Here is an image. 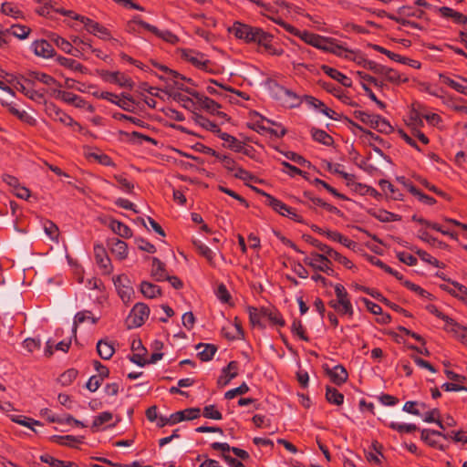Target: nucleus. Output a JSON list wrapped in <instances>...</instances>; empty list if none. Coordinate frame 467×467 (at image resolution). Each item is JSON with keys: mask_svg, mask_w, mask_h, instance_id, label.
Returning a JSON list of instances; mask_svg holds the SVG:
<instances>
[{"mask_svg": "<svg viewBox=\"0 0 467 467\" xmlns=\"http://www.w3.org/2000/svg\"><path fill=\"white\" fill-rule=\"evenodd\" d=\"M302 238L306 243L317 247L319 251H321L323 253L322 254L327 255V258L330 257V258L334 259L335 261L342 264L344 266H346L348 269H352L354 267L353 263L350 260H348L347 257L343 256L341 254L335 251L330 246H328L325 244H322L321 242H319L317 239L312 237L311 235L303 234Z\"/></svg>", "mask_w": 467, "mask_h": 467, "instance_id": "nucleus-1", "label": "nucleus"}, {"mask_svg": "<svg viewBox=\"0 0 467 467\" xmlns=\"http://www.w3.org/2000/svg\"><path fill=\"white\" fill-rule=\"evenodd\" d=\"M150 315V307L144 303H137L132 307L126 318L125 324L128 329L141 327Z\"/></svg>", "mask_w": 467, "mask_h": 467, "instance_id": "nucleus-2", "label": "nucleus"}, {"mask_svg": "<svg viewBox=\"0 0 467 467\" xmlns=\"http://www.w3.org/2000/svg\"><path fill=\"white\" fill-rule=\"evenodd\" d=\"M304 263L315 271H320L332 276L335 275V271L331 267L332 262L325 254L313 252L310 257L306 256L304 258Z\"/></svg>", "mask_w": 467, "mask_h": 467, "instance_id": "nucleus-3", "label": "nucleus"}, {"mask_svg": "<svg viewBox=\"0 0 467 467\" xmlns=\"http://www.w3.org/2000/svg\"><path fill=\"white\" fill-rule=\"evenodd\" d=\"M131 349H140L142 351V354H133L130 357V360L140 367H144L147 364H154L163 357V353L155 352L151 354L149 359H145L144 355L147 353V349L143 347L141 340L140 339L132 341Z\"/></svg>", "mask_w": 467, "mask_h": 467, "instance_id": "nucleus-4", "label": "nucleus"}, {"mask_svg": "<svg viewBox=\"0 0 467 467\" xmlns=\"http://www.w3.org/2000/svg\"><path fill=\"white\" fill-rule=\"evenodd\" d=\"M258 29L259 27L235 21L234 25L228 28V31L234 35L235 37L244 40L246 43H253Z\"/></svg>", "mask_w": 467, "mask_h": 467, "instance_id": "nucleus-5", "label": "nucleus"}, {"mask_svg": "<svg viewBox=\"0 0 467 467\" xmlns=\"http://www.w3.org/2000/svg\"><path fill=\"white\" fill-rule=\"evenodd\" d=\"M75 20L80 21L84 24L85 29L94 35L98 36L101 39H110V32L104 26L99 23L87 17V16H75Z\"/></svg>", "mask_w": 467, "mask_h": 467, "instance_id": "nucleus-6", "label": "nucleus"}, {"mask_svg": "<svg viewBox=\"0 0 467 467\" xmlns=\"http://www.w3.org/2000/svg\"><path fill=\"white\" fill-rule=\"evenodd\" d=\"M114 285L118 291V295L124 304H129L131 301L135 292L132 286L129 285L130 280L124 275H118L113 278Z\"/></svg>", "mask_w": 467, "mask_h": 467, "instance_id": "nucleus-7", "label": "nucleus"}, {"mask_svg": "<svg viewBox=\"0 0 467 467\" xmlns=\"http://www.w3.org/2000/svg\"><path fill=\"white\" fill-rule=\"evenodd\" d=\"M45 110L48 117L55 121H58L66 126H73V123H75V120L69 115L53 102L46 103Z\"/></svg>", "mask_w": 467, "mask_h": 467, "instance_id": "nucleus-8", "label": "nucleus"}, {"mask_svg": "<svg viewBox=\"0 0 467 467\" xmlns=\"http://www.w3.org/2000/svg\"><path fill=\"white\" fill-rule=\"evenodd\" d=\"M369 47H371L372 49L381 53V54H384L386 55L388 57H389L391 60H394V61H397V62H400L401 64H406V65H409L414 68H420L421 64L417 61V60H413V59H410L409 57H401L400 55L399 54H396L394 52H391L388 49H386L385 47H381V46H379V45H376V44H368V45Z\"/></svg>", "mask_w": 467, "mask_h": 467, "instance_id": "nucleus-9", "label": "nucleus"}, {"mask_svg": "<svg viewBox=\"0 0 467 467\" xmlns=\"http://www.w3.org/2000/svg\"><path fill=\"white\" fill-rule=\"evenodd\" d=\"M100 76L105 81L115 83L121 88H127L130 89H132L133 88V81L131 78L119 71L110 72L106 70L102 71Z\"/></svg>", "mask_w": 467, "mask_h": 467, "instance_id": "nucleus-10", "label": "nucleus"}, {"mask_svg": "<svg viewBox=\"0 0 467 467\" xmlns=\"http://www.w3.org/2000/svg\"><path fill=\"white\" fill-rule=\"evenodd\" d=\"M20 78L23 79L27 84H31V85H34L35 80H38V81H40L46 85H48V86L56 85L58 88L62 87V85L59 82H57V80L56 78H54L52 76L47 75L43 72H38V71H29L26 78L24 76H21Z\"/></svg>", "mask_w": 467, "mask_h": 467, "instance_id": "nucleus-11", "label": "nucleus"}, {"mask_svg": "<svg viewBox=\"0 0 467 467\" xmlns=\"http://www.w3.org/2000/svg\"><path fill=\"white\" fill-rule=\"evenodd\" d=\"M318 85L328 93L339 99L343 103L352 107L358 106L356 102L352 101L350 98L344 93L341 88L336 87L334 84L321 79L318 80Z\"/></svg>", "mask_w": 467, "mask_h": 467, "instance_id": "nucleus-12", "label": "nucleus"}, {"mask_svg": "<svg viewBox=\"0 0 467 467\" xmlns=\"http://www.w3.org/2000/svg\"><path fill=\"white\" fill-rule=\"evenodd\" d=\"M138 22L140 23V26L141 27L151 32L158 37L161 38L162 40H164L170 44L175 45L179 42V37L169 30L161 31L155 26H152L145 21L138 20Z\"/></svg>", "mask_w": 467, "mask_h": 467, "instance_id": "nucleus-13", "label": "nucleus"}, {"mask_svg": "<svg viewBox=\"0 0 467 467\" xmlns=\"http://www.w3.org/2000/svg\"><path fill=\"white\" fill-rule=\"evenodd\" d=\"M238 362L230 361L228 365L222 369V375L217 379V385L219 387L226 386L233 379L238 376Z\"/></svg>", "mask_w": 467, "mask_h": 467, "instance_id": "nucleus-14", "label": "nucleus"}, {"mask_svg": "<svg viewBox=\"0 0 467 467\" xmlns=\"http://www.w3.org/2000/svg\"><path fill=\"white\" fill-rule=\"evenodd\" d=\"M94 254L97 264L104 270V273L110 274L112 271V265L106 249L102 244L94 245Z\"/></svg>", "mask_w": 467, "mask_h": 467, "instance_id": "nucleus-15", "label": "nucleus"}, {"mask_svg": "<svg viewBox=\"0 0 467 467\" xmlns=\"http://www.w3.org/2000/svg\"><path fill=\"white\" fill-rule=\"evenodd\" d=\"M325 371L330 380L337 386L342 385L348 379V371L342 365H337L333 368L326 367Z\"/></svg>", "mask_w": 467, "mask_h": 467, "instance_id": "nucleus-16", "label": "nucleus"}, {"mask_svg": "<svg viewBox=\"0 0 467 467\" xmlns=\"http://www.w3.org/2000/svg\"><path fill=\"white\" fill-rule=\"evenodd\" d=\"M53 94L56 99H59L66 103L72 104L77 108H85L87 105L86 100H84L79 96H78L74 93H71V92L63 91L60 89H55L53 91Z\"/></svg>", "mask_w": 467, "mask_h": 467, "instance_id": "nucleus-17", "label": "nucleus"}, {"mask_svg": "<svg viewBox=\"0 0 467 467\" xmlns=\"http://www.w3.org/2000/svg\"><path fill=\"white\" fill-rule=\"evenodd\" d=\"M32 47L36 56L42 57L44 58L52 57L56 54L52 45L45 39L36 40L33 43Z\"/></svg>", "mask_w": 467, "mask_h": 467, "instance_id": "nucleus-18", "label": "nucleus"}, {"mask_svg": "<svg viewBox=\"0 0 467 467\" xmlns=\"http://www.w3.org/2000/svg\"><path fill=\"white\" fill-rule=\"evenodd\" d=\"M201 410L199 408H189L180 410L171 415V424H176L183 420H192L200 417Z\"/></svg>", "mask_w": 467, "mask_h": 467, "instance_id": "nucleus-19", "label": "nucleus"}, {"mask_svg": "<svg viewBox=\"0 0 467 467\" xmlns=\"http://www.w3.org/2000/svg\"><path fill=\"white\" fill-rule=\"evenodd\" d=\"M278 101L284 107L294 109L299 107L303 99L291 89L285 88Z\"/></svg>", "mask_w": 467, "mask_h": 467, "instance_id": "nucleus-20", "label": "nucleus"}, {"mask_svg": "<svg viewBox=\"0 0 467 467\" xmlns=\"http://www.w3.org/2000/svg\"><path fill=\"white\" fill-rule=\"evenodd\" d=\"M321 70L327 74L331 78L337 80L341 85L347 88H350L352 86V80L347 77L346 75L342 74L340 71H338L336 68H333L327 65L321 66Z\"/></svg>", "mask_w": 467, "mask_h": 467, "instance_id": "nucleus-21", "label": "nucleus"}, {"mask_svg": "<svg viewBox=\"0 0 467 467\" xmlns=\"http://www.w3.org/2000/svg\"><path fill=\"white\" fill-rule=\"evenodd\" d=\"M111 253L119 259L123 260L128 256V244L118 238H112L109 241Z\"/></svg>", "mask_w": 467, "mask_h": 467, "instance_id": "nucleus-22", "label": "nucleus"}, {"mask_svg": "<svg viewBox=\"0 0 467 467\" xmlns=\"http://www.w3.org/2000/svg\"><path fill=\"white\" fill-rule=\"evenodd\" d=\"M438 12L444 18H451L455 24L467 25V16L453 10L448 6H441L438 8Z\"/></svg>", "mask_w": 467, "mask_h": 467, "instance_id": "nucleus-23", "label": "nucleus"}, {"mask_svg": "<svg viewBox=\"0 0 467 467\" xmlns=\"http://www.w3.org/2000/svg\"><path fill=\"white\" fill-rule=\"evenodd\" d=\"M150 275L157 282L164 281L165 278H167V275H169L165 269V264L157 257H152V268Z\"/></svg>", "mask_w": 467, "mask_h": 467, "instance_id": "nucleus-24", "label": "nucleus"}, {"mask_svg": "<svg viewBox=\"0 0 467 467\" xmlns=\"http://www.w3.org/2000/svg\"><path fill=\"white\" fill-rule=\"evenodd\" d=\"M203 348L202 351L198 353L199 358L203 361L207 362L213 359L214 354L217 351V347L213 344H204V343H199L195 346L196 349H200Z\"/></svg>", "mask_w": 467, "mask_h": 467, "instance_id": "nucleus-25", "label": "nucleus"}, {"mask_svg": "<svg viewBox=\"0 0 467 467\" xmlns=\"http://www.w3.org/2000/svg\"><path fill=\"white\" fill-rule=\"evenodd\" d=\"M441 319H442L446 324L444 327L445 330L453 332L459 338L462 339V335L465 334V330H467V327L460 325L454 319H452L451 317L445 314L444 317H441Z\"/></svg>", "mask_w": 467, "mask_h": 467, "instance_id": "nucleus-26", "label": "nucleus"}, {"mask_svg": "<svg viewBox=\"0 0 467 467\" xmlns=\"http://www.w3.org/2000/svg\"><path fill=\"white\" fill-rule=\"evenodd\" d=\"M181 57L190 62L194 67H198L201 60L204 57V55L200 52H195L192 49L181 48L179 50Z\"/></svg>", "mask_w": 467, "mask_h": 467, "instance_id": "nucleus-27", "label": "nucleus"}, {"mask_svg": "<svg viewBox=\"0 0 467 467\" xmlns=\"http://www.w3.org/2000/svg\"><path fill=\"white\" fill-rule=\"evenodd\" d=\"M368 213L382 223H389V222H395V221L401 220L400 215L388 212L386 210H379L378 212L375 210H369Z\"/></svg>", "mask_w": 467, "mask_h": 467, "instance_id": "nucleus-28", "label": "nucleus"}, {"mask_svg": "<svg viewBox=\"0 0 467 467\" xmlns=\"http://www.w3.org/2000/svg\"><path fill=\"white\" fill-rule=\"evenodd\" d=\"M192 118H193V120L198 125H200L201 127H202L203 129H205L207 130H210V131L215 133L217 136L221 132V129L218 127V125L215 124L214 122L211 121L204 116H202L201 114L194 113Z\"/></svg>", "mask_w": 467, "mask_h": 467, "instance_id": "nucleus-29", "label": "nucleus"}, {"mask_svg": "<svg viewBox=\"0 0 467 467\" xmlns=\"http://www.w3.org/2000/svg\"><path fill=\"white\" fill-rule=\"evenodd\" d=\"M434 434H436L435 430L423 429L420 432V439L432 448L445 451L447 447L443 444H440L435 439H433Z\"/></svg>", "mask_w": 467, "mask_h": 467, "instance_id": "nucleus-30", "label": "nucleus"}, {"mask_svg": "<svg viewBox=\"0 0 467 467\" xmlns=\"http://www.w3.org/2000/svg\"><path fill=\"white\" fill-rule=\"evenodd\" d=\"M195 99H197V101L200 104V106L202 107V109H205L206 111H208L211 114L214 115L216 110L221 109V105L219 103H217L213 99H212L206 96H203L200 93H199L198 98H195Z\"/></svg>", "mask_w": 467, "mask_h": 467, "instance_id": "nucleus-31", "label": "nucleus"}, {"mask_svg": "<svg viewBox=\"0 0 467 467\" xmlns=\"http://www.w3.org/2000/svg\"><path fill=\"white\" fill-rule=\"evenodd\" d=\"M218 137L227 143V145L224 143L223 147H227L235 152L241 151L243 142L238 140L235 137L226 132H223L222 130L218 134Z\"/></svg>", "mask_w": 467, "mask_h": 467, "instance_id": "nucleus-32", "label": "nucleus"}, {"mask_svg": "<svg viewBox=\"0 0 467 467\" xmlns=\"http://www.w3.org/2000/svg\"><path fill=\"white\" fill-rule=\"evenodd\" d=\"M310 132L314 140L326 146L333 145V138L325 130L317 128H312Z\"/></svg>", "mask_w": 467, "mask_h": 467, "instance_id": "nucleus-33", "label": "nucleus"}, {"mask_svg": "<svg viewBox=\"0 0 467 467\" xmlns=\"http://www.w3.org/2000/svg\"><path fill=\"white\" fill-rule=\"evenodd\" d=\"M40 461L47 463L50 467H78V465L74 462L58 460L49 454L41 455Z\"/></svg>", "mask_w": 467, "mask_h": 467, "instance_id": "nucleus-34", "label": "nucleus"}, {"mask_svg": "<svg viewBox=\"0 0 467 467\" xmlns=\"http://www.w3.org/2000/svg\"><path fill=\"white\" fill-rule=\"evenodd\" d=\"M140 292L148 298H155L158 296H161V287L147 281L141 282Z\"/></svg>", "mask_w": 467, "mask_h": 467, "instance_id": "nucleus-35", "label": "nucleus"}, {"mask_svg": "<svg viewBox=\"0 0 467 467\" xmlns=\"http://www.w3.org/2000/svg\"><path fill=\"white\" fill-rule=\"evenodd\" d=\"M109 226L116 234L123 238H130L132 236L131 229L119 221L112 220L109 223Z\"/></svg>", "mask_w": 467, "mask_h": 467, "instance_id": "nucleus-36", "label": "nucleus"}, {"mask_svg": "<svg viewBox=\"0 0 467 467\" xmlns=\"http://www.w3.org/2000/svg\"><path fill=\"white\" fill-rule=\"evenodd\" d=\"M97 352L102 359H109L113 356L115 349L109 342L100 339L97 343Z\"/></svg>", "mask_w": 467, "mask_h": 467, "instance_id": "nucleus-37", "label": "nucleus"}, {"mask_svg": "<svg viewBox=\"0 0 467 467\" xmlns=\"http://www.w3.org/2000/svg\"><path fill=\"white\" fill-rule=\"evenodd\" d=\"M260 313L262 314L263 317H267L275 325L284 327L285 324L283 317L276 310H272L267 307H262L260 309Z\"/></svg>", "mask_w": 467, "mask_h": 467, "instance_id": "nucleus-38", "label": "nucleus"}, {"mask_svg": "<svg viewBox=\"0 0 467 467\" xmlns=\"http://www.w3.org/2000/svg\"><path fill=\"white\" fill-rule=\"evenodd\" d=\"M57 61L58 62L59 65H61L65 67L70 68L72 70L79 71L81 73L87 72V68L82 64L76 61L75 59L58 56L57 57Z\"/></svg>", "mask_w": 467, "mask_h": 467, "instance_id": "nucleus-39", "label": "nucleus"}, {"mask_svg": "<svg viewBox=\"0 0 467 467\" xmlns=\"http://www.w3.org/2000/svg\"><path fill=\"white\" fill-rule=\"evenodd\" d=\"M265 86L270 92L271 96L276 100H279L285 89V87L279 85L275 80L272 78H267L265 82Z\"/></svg>", "mask_w": 467, "mask_h": 467, "instance_id": "nucleus-40", "label": "nucleus"}, {"mask_svg": "<svg viewBox=\"0 0 467 467\" xmlns=\"http://www.w3.org/2000/svg\"><path fill=\"white\" fill-rule=\"evenodd\" d=\"M379 184L383 192L388 190L389 192V197L393 200H403V194L388 180L381 179Z\"/></svg>", "mask_w": 467, "mask_h": 467, "instance_id": "nucleus-41", "label": "nucleus"}, {"mask_svg": "<svg viewBox=\"0 0 467 467\" xmlns=\"http://www.w3.org/2000/svg\"><path fill=\"white\" fill-rule=\"evenodd\" d=\"M326 400L331 404L341 405L344 401V395L337 389L327 386Z\"/></svg>", "mask_w": 467, "mask_h": 467, "instance_id": "nucleus-42", "label": "nucleus"}, {"mask_svg": "<svg viewBox=\"0 0 467 467\" xmlns=\"http://www.w3.org/2000/svg\"><path fill=\"white\" fill-rule=\"evenodd\" d=\"M255 39L253 43H256L259 46H262L265 47V49H267V47H270L272 45V41L274 39L273 35L265 32L262 28L259 27L258 31H256Z\"/></svg>", "mask_w": 467, "mask_h": 467, "instance_id": "nucleus-43", "label": "nucleus"}, {"mask_svg": "<svg viewBox=\"0 0 467 467\" xmlns=\"http://www.w3.org/2000/svg\"><path fill=\"white\" fill-rule=\"evenodd\" d=\"M266 205L270 206L275 212L284 216L286 213H289V206L276 199L274 196H268V202Z\"/></svg>", "mask_w": 467, "mask_h": 467, "instance_id": "nucleus-44", "label": "nucleus"}, {"mask_svg": "<svg viewBox=\"0 0 467 467\" xmlns=\"http://www.w3.org/2000/svg\"><path fill=\"white\" fill-rule=\"evenodd\" d=\"M327 51L330 52L336 56L344 57L348 59L350 57V55L354 54V51L345 48L342 46L337 44L336 40L334 38H333L332 42L329 44Z\"/></svg>", "mask_w": 467, "mask_h": 467, "instance_id": "nucleus-45", "label": "nucleus"}, {"mask_svg": "<svg viewBox=\"0 0 467 467\" xmlns=\"http://www.w3.org/2000/svg\"><path fill=\"white\" fill-rule=\"evenodd\" d=\"M411 251H413L416 254H418L420 256V258L430 264V265H432L436 267H444V264L441 263L440 261H438L436 258L432 257L430 254H428L426 251L424 250H421V249H418L416 247H409Z\"/></svg>", "mask_w": 467, "mask_h": 467, "instance_id": "nucleus-46", "label": "nucleus"}, {"mask_svg": "<svg viewBox=\"0 0 467 467\" xmlns=\"http://www.w3.org/2000/svg\"><path fill=\"white\" fill-rule=\"evenodd\" d=\"M83 437H76L73 435H66V436H60V435H53L50 440L51 441L57 443L59 445H67L73 447L72 442H81V440Z\"/></svg>", "mask_w": 467, "mask_h": 467, "instance_id": "nucleus-47", "label": "nucleus"}, {"mask_svg": "<svg viewBox=\"0 0 467 467\" xmlns=\"http://www.w3.org/2000/svg\"><path fill=\"white\" fill-rule=\"evenodd\" d=\"M299 38L315 47H320V42L324 41L322 36L308 32L306 30L301 31Z\"/></svg>", "mask_w": 467, "mask_h": 467, "instance_id": "nucleus-48", "label": "nucleus"}, {"mask_svg": "<svg viewBox=\"0 0 467 467\" xmlns=\"http://www.w3.org/2000/svg\"><path fill=\"white\" fill-rule=\"evenodd\" d=\"M88 314H90L89 311H80L76 314L72 327V332L74 336H76L78 323H83L85 320H90L92 324H96L99 321V317H90L88 316Z\"/></svg>", "mask_w": 467, "mask_h": 467, "instance_id": "nucleus-49", "label": "nucleus"}, {"mask_svg": "<svg viewBox=\"0 0 467 467\" xmlns=\"http://www.w3.org/2000/svg\"><path fill=\"white\" fill-rule=\"evenodd\" d=\"M193 245L197 249L198 253L202 256L205 257L211 265H214L213 252L207 245L202 244L200 241H193Z\"/></svg>", "mask_w": 467, "mask_h": 467, "instance_id": "nucleus-50", "label": "nucleus"}, {"mask_svg": "<svg viewBox=\"0 0 467 467\" xmlns=\"http://www.w3.org/2000/svg\"><path fill=\"white\" fill-rule=\"evenodd\" d=\"M78 375V371L76 368H68L59 376L58 382L63 386H69L77 379Z\"/></svg>", "mask_w": 467, "mask_h": 467, "instance_id": "nucleus-51", "label": "nucleus"}, {"mask_svg": "<svg viewBox=\"0 0 467 467\" xmlns=\"http://www.w3.org/2000/svg\"><path fill=\"white\" fill-rule=\"evenodd\" d=\"M440 410L438 409H433L425 414L424 421L431 423L435 422L440 429L445 430V426L443 422L440 420Z\"/></svg>", "mask_w": 467, "mask_h": 467, "instance_id": "nucleus-52", "label": "nucleus"}, {"mask_svg": "<svg viewBox=\"0 0 467 467\" xmlns=\"http://www.w3.org/2000/svg\"><path fill=\"white\" fill-rule=\"evenodd\" d=\"M403 285L410 290L419 294L420 296L422 297H426L430 300H433L434 296L429 293L428 291L424 290L423 288H421L420 285L410 282V281H408V280H405L403 282Z\"/></svg>", "mask_w": 467, "mask_h": 467, "instance_id": "nucleus-53", "label": "nucleus"}, {"mask_svg": "<svg viewBox=\"0 0 467 467\" xmlns=\"http://www.w3.org/2000/svg\"><path fill=\"white\" fill-rule=\"evenodd\" d=\"M350 60H353L354 62H356L358 65L368 69V70H371L375 61H372V60H368L367 58L364 57V56L360 53H356L354 52V54H351L350 55V57H349Z\"/></svg>", "mask_w": 467, "mask_h": 467, "instance_id": "nucleus-54", "label": "nucleus"}, {"mask_svg": "<svg viewBox=\"0 0 467 467\" xmlns=\"http://www.w3.org/2000/svg\"><path fill=\"white\" fill-rule=\"evenodd\" d=\"M10 32L13 36L19 39H25L28 36L31 32L30 27L21 25H13L10 28Z\"/></svg>", "mask_w": 467, "mask_h": 467, "instance_id": "nucleus-55", "label": "nucleus"}, {"mask_svg": "<svg viewBox=\"0 0 467 467\" xmlns=\"http://www.w3.org/2000/svg\"><path fill=\"white\" fill-rule=\"evenodd\" d=\"M397 14L404 16H416L417 18H422L425 15V12L422 10L412 11L410 6L402 5L398 8Z\"/></svg>", "mask_w": 467, "mask_h": 467, "instance_id": "nucleus-56", "label": "nucleus"}, {"mask_svg": "<svg viewBox=\"0 0 467 467\" xmlns=\"http://www.w3.org/2000/svg\"><path fill=\"white\" fill-rule=\"evenodd\" d=\"M51 40L56 44L57 47L66 52H73V44L59 36H54Z\"/></svg>", "mask_w": 467, "mask_h": 467, "instance_id": "nucleus-57", "label": "nucleus"}, {"mask_svg": "<svg viewBox=\"0 0 467 467\" xmlns=\"http://www.w3.org/2000/svg\"><path fill=\"white\" fill-rule=\"evenodd\" d=\"M216 159H218L219 161H221L223 164V167L228 171H237V169L240 167L237 165L236 161L231 158L229 155H222L219 153V157H217Z\"/></svg>", "mask_w": 467, "mask_h": 467, "instance_id": "nucleus-58", "label": "nucleus"}, {"mask_svg": "<svg viewBox=\"0 0 467 467\" xmlns=\"http://www.w3.org/2000/svg\"><path fill=\"white\" fill-rule=\"evenodd\" d=\"M249 391V387L245 382H243L239 387L230 389L224 393L226 400H232L237 395H244Z\"/></svg>", "mask_w": 467, "mask_h": 467, "instance_id": "nucleus-59", "label": "nucleus"}, {"mask_svg": "<svg viewBox=\"0 0 467 467\" xmlns=\"http://www.w3.org/2000/svg\"><path fill=\"white\" fill-rule=\"evenodd\" d=\"M288 160L301 165L310 167L311 163L307 160H306L302 155L296 153L294 151H285L282 152Z\"/></svg>", "mask_w": 467, "mask_h": 467, "instance_id": "nucleus-60", "label": "nucleus"}, {"mask_svg": "<svg viewBox=\"0 0 467 467\" xmlns=\"http://www.w3.org/2000/svg\"><path fill=\"white\" fill-rule=\"evenodd\" d=\"M234 177L239 179V180H242L244 182H247V181H252V182H262L261 180H259L254 175H253L251 172H249L248 171L244 170L242 167H239L237 169L236 172L234 173Z\"/></svg>", "mask_w": 467, "mask_h": 467, "instance_id": "nucleus-61", "label": "nucleus"}, {"mask_svg": "<svg viewBox=\"0 0 467 467\" xmlns=\"http://www.w3.org/2000/svg\"><path fill=\"white\" fill-rule=\"evenodd\" d=\"M202 415L207 419H213L217 420H222L223 418L222 413L218 410H216L215 405L205 406L202 410Z\"/></svg>", "mask_w": 467, "mask_h": 467, "instance_id": "nucleus-62", "label": "nucleus"}, {"mask_svg": "<svg viewBox=\"0 0 467 467\" xmlns=\"http://www.w3.org/2000/svg\"><path fill=\"white\" fill-rule=\"evenodd\" d=\"M291 331L293 334L298 336L300 337V339H302L306 342L309 341V337L305 334V331H304V328H303V326H302V323L300 320L295 319L293 321V324L291 327Z\"/></svg>", "mask_w": 467, "mask_h": 467, "instance_id": "nucleus-63", "label": "nucleus"}, {"mask_svg": "<svg viewBox=\"0 0 467 467\" xmlns=\"http://www.w3.org/2000/svg\"><path fill=\"white\" fill-rule=\"evenodd\" d=\"M135 244L138 245V248L141 251L154 254L156 252V247L151 243L148 242L147 240L141 238V237H136L135 238Z\"/></svg>", "mask_w": 467, "mask_h": 467, "instance_id": "nucleus-64", "label": "nucleus"}]
</instances>
